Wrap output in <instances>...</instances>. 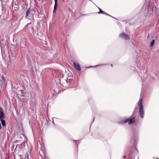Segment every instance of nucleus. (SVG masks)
<instances>
[{
  "mask_svg": "<svg viewBox=\"0 0 159 159\" xmlns=\"http://www.w3.org/2000/svg\"><path fill=\"white\" fill-rule=\"evenodd\" d=\"M21 92L22 91V90H20Z\"/></svg>",
  "mask_w": 159,
  "mask_h": 159,
  "instance_id": "20",
  "label": "nucleus"
},
{
  "mask_svg": "<svg viewBox=\"0 0 159 159\" xmlns=\"http://www.w3.org/2000/svg\"><path fill=\"white\" fill-rule=\"evenodd\" d=\"M53 118L56 119V118Z\"/></svg>",
  "mask_w": 159,
  "mask_h": 159,
  "instance_id": "21",
  "label": "nucleus"
},
{
  "mask_svg": "<svg viewBox=\"0 0 159 159\" xmlns=\"http://www.w3.org/2000/svg\"><path fill=\"white\" fill-rule=\"evenodd\" d=\"M153 4L152 5V11L156 15V14L157 12V10L156 6V5L154 3V0H152Z\"/></svg>",
  "mask_w": 159,
  "mask_h": 159,
  "instance_id": "6",
  "label": "nucleus"
},
{
  "mask_svg": "<svg viewBox=\"0 0 159 159\" xmlns=\"http://www.w3.org/2000/svg\"><path fill=\"white\" fill-rule=\"evenodd\" d=\"M105 65L106 64H102V65H96V66H89V67H87V68H90L94 67H97V66H100L104 65Z\"/></svg>",
  "mask_w": 159,
  "mask_h": 159,
  "instance_id": "13",
  "label": "nucleus"
},
{
  "mask_svg": "<svg viewBox=\"0 0 159 159\" xmlns=\"http://www.w3.org/2000/svg\"><path fill=\"white\" fill-rule=\"evenodd\" d=\"M155 43V40L154 39H153L152 41L151 42L150 44V46L151 47H152L153 45Z\"/></svg>",
  "mask_w": 159,
  "mask_h": 159,
  "instance_id": "12",
  "label": "nucleus"
},
{
  "mask_svg": "<svg viewBox=\"0 0 159 159\" xmlns=\"http://www.w3.org/2000/svg\"><path fill=\"white\" fill-rule=\"evenodd\" d=\"M30 8H29L27 11L26 15L25 16V18H27L28 16H29V14L30 13Z\"/></svg>",
  "mask_w": 159,
  "mask_h": 159,
  "instance_id": "10",
  "label": "nucleus"
},
{
  "mask_svg": "<svg viewBox=\"0 0 159 159\" xmlns=\"http://www.w3.org/2000/svg\"><path fill=\"white\" fill-rule=\"evenodd\" d=\"M73 66L74 68L77 70L80 71L81 70V68L80 65L78 63L75 62H73Z\"/></svg>",
  "mask_w": 159,
  "mask_h": 159,
  "instance_id": "5",
  "label": "nucleus"
},
{
  "mask_svg": "<svg viewBox=\"0 0 159 159\" xmlns=\"http://www.w3.org/2000/svg\"><path fill=\"white\" fill-rule=\"evenodd\" d=\"M134 113L132 114L130 117L126 118L124 117L117 122V123L120 125H124L128 123L129 125L133 124L135 123L136 121V118L134 115Z\"/></svg>",
  "mask_w": 159,
  "mask_h": 159,
  "instance_id": "1",
  "label": "nucleus"
},
{
  "mask_svg": "<svg viewBox=\"0 0 159 159\" xmlns=\"http://www.w3.org/2000/svg\"><path fill=\"white\" fill-rule=\"evenodd\" d=\"M33 27H31V29L33 30Z\"/></svg>",
  "mask_w": 159,
  "mask_h": 159,
  "instance_id": "18",
  "label": "nucleus"
},
{
  "mask_svg": "<svg viewBox=\"0 0 159 159\" xmlns=\"http://www.w3.org/2000/svg\"><path fill=\"white\" fill-rule=\"evenodd\" d=\"M2 79V80L5 82L6 81V79H5V77H4V76L2 75L1 76Z\"/></svg>",
  "mask_w": 159,
  "mask_h": 159,
  "instance_id": "14",
  "label": "nucleus"
},
{
  "mask_svg": "<svg viewBox=\"0 0 159 159\" xmlns=\"http://www.w3.org/2000/svg\"><path fill=\"white\" fill-rule=\"evenodd\" d=\"M87 14H84V15H83V16H85V15H86Z\"/></svg>",
  "mask_w": 159,
  "mask_h": 159,
  "instance_id": "19",
  "label": "nucleus"
},
{
  "mask_svg": "<svg viewBox=\"0 0 159 159\" xmlns=\"http://www.w3.org/2000/svg\"><path fill=\"white\" fill-rule=\"evenodd\" d=\"M57 6H58L57 2H55V4H54V9H53V12L54 14H55L56 13V11L57 8Z\"/></svg>",
  "mask_w": 159,
  "mask_h": 159,
  "instance_id": "9",
  "label": "nucleus"
},
{
  "mask_svg": "<svg viewBox=\"0 0 159 159\" xmlns=\"http://www.w3.org/2000/svg\"><path fill=\"white\" fill-rule=\"evenodd\" d=\"M120 37L123 39L128 40L129 39V36L126 34L123 33L120 35Z\"/></svg>",
  "mask_w": 159,
  "mask_h": 159,
  "instance_id": "4",
  "label": "nucleus"
},
{
  "mask_svg": "<svg viewBox=\"0 0 159 159\" xmlns=\"http://www.w3.org/2000/svg\"><path fill=\"white\" fill-rule=\"evenodd\" d=\"M98 9L99 10V11L98 12V13L99 14H105L106 15H107V16H109L111 17H112V18L115 19H116L115 18H114V17H113V16H111V15H109V14H108V13L105 12L104 11H102L100 8H99V7H98Z\"/></svg>",
  "mask_w": 159,
  "mask_h": 159,
  "instance_id": "7",
  "label": "nucleus"
},
{
  "mask_svg": "<svg viewBox=\"0 0 159 159\" xmlns=\"http://www.w3.org/2000/svg\"><path fill=\"white\" fill-rule=\"evenodd\" d=\"M4 114L2 109H0V120L4 119Z\"/></svg>",
  "mask_w": 159,
  "mask_h": 159,
  "instance_id": "8",
  "label": "nucleus"
},
{
  "mask_svg": "<svg viewBox=\"0 0 159 159\" xmlns=\"http://www.w3.org/2000/svg\"><path fill=\"white\" fill-rule=\"evenodd\" d=\"M137 106H139V111L140 117L143 119L144 117V111L143 109V107L142 105V99H140L137 103Z\"/></svg>",
  "mask_w": 159,
  "mask_h": 159,
  "instance_id": "2",
  "label": "nucleus"
},
{
  "mask_svg": "<svg viewBox=\"0 0 159 159\" xmlns=\"http://www.w3.org/2000/svg\"><path fill=\"white\" fill-rule=\"evenodd\" d=\"M31 23H29L26 26V28L27 27H30V25H31Z\"/></svg>",
  "mask_w": 159,
  "mask_h": 159,
  "instance_id": "15",
  "label": "nucleus"
},
{
  "mask_svg": "<svg viewBox=\"0 0 159 159\" xmlns=\"http://www.w3.org/2000/svg\"><path fill=\"white\" fill-rule=\"evenodd\" d=\"M2 124V125L3 126H5L6 125V122L5 121L4 119L0 120Z\"/></svg>",
  "mask_w": 159,
  "mask_h": 159,
  "instance_id": "11",
  "label": "nucleus"
},
{
  "mask_svg": "<svg viewBox=\"0 0 159 159\" xmlns=\"http://www.w3.org/2000/svg\"><path fill=\"white\" fill-rule=\"evenodd\" d=\"M64 76V75L62 74V77H63Z\"/></svg>",
  "mask_w": 159,
  "mask_h": 159,
  "instance_id": "17",
  "label": "nucleus"
},
{
  "mask_svg": "<svg viewBox=\"0 0 159 159\" xmlns=\"http://www.w3.org/2000/svg\"><path fill=\"white\" fill-rule=\"evenodd\" d=\"M66 80V82H67V80Z\"/></svg>",
  "mask_w": 159,
  "mask_h": 159,
  "instance_id": "22",
  "label": "nucleus"
},
{
  "mask_svg": "<svg viewBox=\"0 0 159 159\" xmlns=\"http://www.w3.org/2000/svg\"><path fill=\"white\" fill-rule=\"evenodd\" d=\"M54 0L55 2H57V0Z\"/></svg>",
  "mask_w": 159,
  "mask_h": 159,
  "instance_id": "16",
  "label": "nucleus"
},
{
  "mask_svg": "<svg viewBox=\"0 0 159 159\" xmlns=\"http://www.w3.org/2000/svg\"><path fill=\"white\" fill-rule=\"evenodd\" d=\"M150 2V0L147 2V0L146 1V2L144 5L143 6V7L141 10V13L144 14L145 16H146L149 12L148 8H149V5Z\"/></svg>",
  "mask_w": 159,
  "mask_h": 159,
  "instance_id": "3",
  "label": "nucleus"
}]
</instances>
